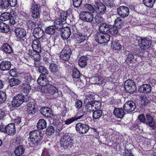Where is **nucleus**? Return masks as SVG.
<instances>
[{
	"label": "nucleus",
	"instance_id": "obj_23",
	"mask_svg": "<svg viewBox=\"0 0 156 156\" xmlns=\"http://www.w3.org/2000/svg\"><path fill=\"white\" fill-rule=\"evenodd\" d=\"M151 88L149 84H143L138 89V91L141 93L147 94L151 92Z\"/></svg>",
	"mask_w": 156,
	"mask_h": 156
},
{
	"label": "nucleus",
	"instance_id": "obj_33",
	"mask_svg": "<svg viewBox=\"0 0 156 156\" xmlns=\"http://www.w3.org/2000/svg\"><path fill=\"white\" fill-rule=\"evenodd\" d=\"M2 49L3 52L6 54H10L12 52L11 46L7 43L3 44Z\"/></svg>",
	"mask_w": 156,
	"mask_h": 156
},
{
	"label": "nucleus",
	"instance_id": "obj_61",
	"mask_svg": "<svg viewBox=\"0 0 156 156\" xmlns=\"http://www.w3.org/2000/svg\"><path fill=\"white\" fill-rule=\"evenodd\" d=\"M77 120L76 117H72L67 119L65 121V124L68 125Z\"/></svg>",
	"mask_w": 156,
	"mask_h": 156
},
{
	"label": "nucleus",
	"instance_id": "obj_1",
	"mask_svg": "<svg viewBox=\"0 0 156 156\" xmlns=\"http://www.w3.org/2000/svg\"><path fill=\"white\" fill-rule=\"evenodd\" d=\"M70 14L66 11L61 13L60 18L57 19L54 21V26H51L46 28L45 32L47 34H53L56 30H60L63 27V25L66 22V20H69Z\"/></svg>",
	"mask_w": 156,
	"mask_h": 156
},
{
	"label": "nucleus",
	"instance_id": "obj_7",
	"mask_svg": "<svg viewBox=\"0 0 156 156\" xmlns=\"http://www.w3.org/2000/svg\"><path fill=\"white\" fill-rule=\"evenodd\" d=\"M124 88L126 91L130 94H132L136 89L135 83L133 80L130 79L125 81Z\"/></svg>",
	"mask_w": 156,
	"mask_h": 156
},
{
	"label": "nucleus",
	"instance_id": "obj_47",
	"mask_svg": "<svg viewBox=\"0 0 156 156\" xmlns=\"http://www.w3.org/2000/svg\"><path fill=\"white\" fill-rule=\"evenodd\" d=\"M72 76L75 80L80 78V73L79 70L76 68H74L73 70Z\"/></svg>",
	"mask_w": 156,
	"mask_h": 156
},
{
	"label": "nucleus",
	"instance_id": "obj_51",
	"mask_svg": "<svg viewBox=\"0 0 156 156\" xmlns=\"http://www.w3.org/2000/svg\"><path fill=\"white\" fill-rule=\"evenodd\" d=\"M127 57L126 62L127 63H131L133 62V60L134 58V56L131 53L128 52L126 54Z\"/></svg>",
	"mask_w": 156,
	"mask_h": 156
},
{
	"label": "nucleus",
	"instance_id": "obj_10",
	"mask_svg": "<svg viewBox=\"0 0 156 156\" xmlns=\"http://www.w3.org/2000/svg\"><path fill=\"white\" fill-rule=\"evenodd\" d=\"M80 19L87 22L91 23L94 20V15L90 12L88 11H83L80 15Z\"/></svg>",
	"mask_w": 156,
	"mask_h": 156
},
{
	"label": "nucleus",
	"instance_id": "obj_49",
	"mask_svg": "<svg viewBox=\"0 0 156 156\" xmlns=\"http://www.w3.org/2000/svg\"><path fill=\"white\" fill-rule=\"evenodd\" d=\"M112 47L113 49L119 50L121 49V46L118 41H112Z\"/></svg>",
	"mask_w": 156,
	"mask_h": 156
},
{
	"label": "nucleus",
	"instance_id": "obj_11",
	"mask_svg": "<svg viewBox=\"0 0 156 156\" xmlns=\"http://www.w3.org/2000/svg\"><path fill=\"white\" fill-rule=\"evenodd\" d=\"M30 11L33 18L37 19L40 17L41 10L39 6L37 4L34 3L31 5Z\"/></svg>",
	"mask_w": 156,
	"mask_h": 156
},
{
	"label": "nucleus",
	"instance_id": "obj_4",
	"mask_svg": "<svg viewBox=\"0 0 156 156\" xmlns=\"http://www.w3.org/2000/svg\"><path fill=\"white\" fill-rule=\"evenodd\" d=\"M61 146L64 148H70L74 144L73 137L70 134H66L61 138Z\"/></svg>",
	"mask_w": 156,
	"mask_h": 156
},
{
	"label": "nucleus",
	"instance_id": "obj_50",
	"mask_svg": "<svg viewBox=\"0 0 156 156\" xmlns=\"http://www.w3.org/2000/svg\"><path fill=\"white\" fill-rule=\"evenodd\" d=\"M86 39V36L82 34L77 35L76 37V43H81L84 41Z\"/></svg>",
	"mask_w": 156,
	"mask_h": 156
},
{
	"label": "nucleus",
	"instance_id": "obj_8",
	"mask_svg": "<svg viewBox=\"0 0 156 156\" xmlns=\"http://www.w3.org/2000/svg\"><path fill=\"white\" fill-rule=\"evenodd\" d=\"M94 6V12L99 15L105 14L107 12L106 8L105 5L100 2H95Z\"/></svg>",
	"mask_w": 156,
	"mask_h": 156
},
{
	"label": "nucleus",
	"instance_id": "obj_25",
	"mask_svg": "<svg viewBox=\"0 0 156 156\" xmlns=\"http://www.w3.org/2000/svg\"><path fill=\"white\" fill-rule=\"evenodd\" d=\"M61 30V32H62L61 36L63 39H67L70 37L71 34V30L69 27H65Z\"/></svg>",
	"mask_w": 156,
	"mask_h": 156
},
{
	"label": "nucleus",
	"instance_id": "obj_59",
	"mask_svg": "<svg viewBox=\"0 0 156 156\" xmlns=\"http://www.w3.org/2000/svg\"><path fill=\"white\" fill-rule=\"evenodd\" d=\"M24 81L27 82V83H29L31 82V78L30 75L28 74H26L24 75L23 76Z\"/></svg>",
	"mask_w": 156,
	"mask_h": 156
},
{
	"label": "nucleus",
	"instance_id": "obj_40",
	"mask_svg": "<svg viewBox=\"0 0 156 156\" xmlns=\"http://www.w3.org/2000/svg\"><path fill=\"white\" fill-rule=\"evenodd\" d=\"M118 32L116 27L113 25H109L108 33L112 35L117 34Z\"/></svg>",
	"mask_w": 156,
	"mask_h": 156
},
{
	"label": "nucleus",
	"instance_id": "obj_6",
	"mask_svg": "<svg viewBox=\"0 0 156 156\" xmlns=\"http://www.w3.org/2000/svg\"><path fill=\"white\" fill-rule=\"evenodd\" d=\"M71 54L70 48L68 46H66L60 52V59L62 61H67L70 58Z\"/></svg>",
	"mask_w": 156,
	"mask_h": 156
},
{
	"label": "nucleus",
	"instance_id": "obj_3",
	"mask_svg": "<svg viewBox=\"0 0 156 156\" xmlns=\"http://www.w3.org/2000/svg\"><path fill=\"white\" fill-rule=\"evenodd\" d=\"M29 100V97L28 95H24L22 93H20L13 97L12 105L14 107H18L23 102H28Z\"/></svg>",
	"mask_w": 156,
	"mask_h": 156
},
{
	"label": "nucleus",
	"instance_id": "obj_14",
	"mask_svg": "<svg viewBox=\"0 0 156 156\" xmlns=\"http://www.w3.org/2000/svg\"><path fill=\"white\" fill-rule=\"evenodd\" d=\"M117 12L120 16L125 18L129 15V9L128 7L125 6H120L117 8Z\"/></svg>",
	"mask_w": 156,
	"mask_h": 156
},
{
	"label": "nucleus",
	"instance_id": "obj_64",
	"mask_svg": "<svg viewBox=\"0 0 156 156\" xmlns=\"http://www.w3.org/2000/svg\"><path fill=\"white\" fill-rule=\"evenodd\" d=\"M16 70L15 68L12 69L9 72V74L12 76H15L16 75Z\"/></svg>",
	"mask_w": 156,
	"mask_h": 156
},
{
	"label": "nucleus",
	"instance_id": "obj_12",
	"mask_svg": "<svg viewBox=\"0 0 156 156\" xmlns=\"http://www.w3.org/2000/svg\"><path fill=\"white\" fill-rule=\"evenodd\" d=\"M75 127L77 133L80 134H85L88 131L89 129L88 125L80 122L77 123Z\"/></svg>",
	"mask_w": 156,
	"mask_h": 156
},
{
	"label": "nucleus",
	"instance_id": "obj_17",
	"mask_svg": "<svg viewBox=\"0 0 156 156\" xmlns=\"http://www.w3.org/2000/svg\"><path fill=\"white\" fill-rule=\"evenodd\" d=\"M146 118L145 123L150 127L152 130L155 129L156 127V124L153 117L148 114H146Z\"/></svg>",
	"mask_w": 156,
	"mask_h": 156
},
{
	"label": "nucleus",
	"instance_id": "obj_43",
	"mask_svg": "<svg viewBox=\"0 0 156 156\" xmlns=\"http://www.w3.org/2000/svg\"><path fill=\"white\" fill-rule=\"evenodd\" d=\"M9 0H0V8L2 9H6L9 6Z\"/></svg>",
	"mask_w": 156,
	"mask_h": 156
},
{
	"label": "nucleus",
	"instance_id": "obj_26",
	"mask_svg": "<svg viewBox=\"0 0 156 156\" xmlns=\"http://www.w3.org/2000/svg\"><path fill=\"white\" fill-rule=\"evenodd\" d=\"M40 112L43 116L47 117H50L52 113L51 109L47 107H43L40 110Z\"/></svg>",
	"mask_w": 156,
	"mask_h": 156
},
{
	"label": "nucleus",
	"instance_id": "obj_5",
	"mask_svg": "<svg viewBox=\"0 0 156 156\" xmlns=\"http://www.w3.org/2000/svg\"><path fill=\"white\" fill-rule=\"evenodd\" d=\"M95 40L99 44H102L108 42L110 40V36L108 33L98 32L94 36Z\"/></svg>",
	"mask_w": 156,
	"mask_h": 156
},
{
	"label": "nucleus",
	"instance_id": "obj_58",
	"mask_svg": "<svg viewBox=\"0 0 156 156\" xmlns=\"http://www.w3.org/2000/svg\"><path fill=\"white\" fill-rule=\"evenodd\" d=\"M82 0H73V3L75 7L79 8L81 7Z\"/></svg>",
	"mask_w": 156,
	"mask_h": 156
},
{
	"label": "nucleus",
	"instance_id": "obj_35",
	"mask_svg": "<svg viewBox=\"0 0 156 156\" xmlns=\"http://www.w3.org/2000/svg\"><path fill=\"white\" fill-rule=\"evenodd\" d=\"M47 127V123L44 119H40L38 121L37 127L38 129H42Z\"/></svg>",
	"mask_w": 156,
	"mask_h": 156
},
{
	"label": "nucleus",
	"instance_id": "obj_34",
	"mask_svg": "<svg viewBox=\"0 0 156 156\" xmlns=\"http://www.w3.org/2000/svg\"><path fill=\"white\" fill-rule=\"evenodd\" d=\"M102 112L99 109H95L93 111L92 117L93 119H98L102 115Z\"/></svg>",
	"mask_w": 156,
	"mask_h": 156
},
{
	"label": "nucleus",
	"instance_id": "obj_18",
	"mask_svg": "<svg viewBox=\"0 0 156 156\" xmlns=\"http://www.w3.org/2000/svg\"><path fill=\"white\" fill-rule=\"evenodd\" d=\"M92 84H97L101 86H104L105 83V80L100 76H94L91 77L90 80Z\"/></svg>",
	"mask_w": 156,
	"mask_h": 156
},
{
	"label": "nucleus",
	"instance_id": "obj_57",
	"mask_svg": "<svg viewBox=\"0 0 156 156\" xmlns=\"http://www.w3.org/2000/svg\"><path fill=\"white\" fill-rule=\"evenodd\" d=\"M94 109H99L101 106V102L98 101H96L95 100L94 101V102H92Z\"/></svg>",
	"mask_w": 156,
	"mask_h": 156
},
{
	"label": "nucleus",
	"instance_id": "obj_62",
	"mask_svg": "<svg viewBox=\"0 0 156 156\" xmlns=\"http://www.w3.org/2000/svg\"><path fill=\"white\" fill-rule=\"evenodd\" d=\"M77 80L76 81V80H74V81H75V83L76 84V85L78 86V87L80 88L81 87H82L83 86V81H82V80L79 79H77Z\"/></svg>",
	"mask_w": 156,
	"mask_h": 156
},
{
	"label": "nucleus",
	"instance_id": "obj_60",
	"mask_svg": "<svg viewBox=\"0 0 156 156\" xmlns=\"http://www.w3.org/2000/svg\"><path fill=\"white\" fill-rule=\"evenodd\" d=\"M124 151V152L123 153L124 156H134L130 149L125 148Z\"/></svg>",
	"mask_w": 156,
	"mask_h": 156
},
{
	"label": "nucleus",
	"instance_id": "obj_37",
	"mask_svg": "<svg viewBox=\"0 0 156 156\" xmlns=\"http://www.w3.org/2000/svg\"><path fill=\"white\" fill-rule=\"evenodd\" d=\"M0 30L3 33H7L9 30L8 25L2 22H0Z\"/></svg>",
	"mask_w": 156,
	"mask_h": 156
},
{
	"label": "nucleus",
	"instance_id": "obj_42",
	"mask_svg": "<svg viewBox=\"0 0 156 156\" xmlns=\"http://www.w3.org/2000/svg\"><path fill=\"white\" fill-rule=\"evenodd\" d=\"M156 0H143V4L147 7L152 8L153 7Z\"/></svg>",
	"mask_w": 156,
	"mask_h": 156
},
{
	"label": "nucleus",
	"instance_id": "obj_48",
	"mask_svg": "<svg viewBox=\"0 0 156 156\" xmlns=\"http://www.w3.org/2000/svg\"><path fill=\"white\" fill-rule=\"evenodd\" d=\"M85 104H86L85 106V110L87 112L90 113L94 110L92 103Z\"/></svg>",
	"mask_w": 156,
	"mask_h": 156
},
{
	"label": "nucleus",
	"instance_id": "obj_20",
	"mask_svg": "<svg viewBox=\"0 0 156 156\" xmlns=\"http://www.w3.org/2000/svg\"><path fill=\"white\" fill-rule=\"evenodd\" d=\"M11 62L8 61L4 60L0 63V69L1 71L9 70L11 68Z\"/></svg>",
	"mask_w": 156,
	"mask_h": 156
},
{
	"label": "nucleus",
	"instance_id": "obj_38",
	"mask_svg": "<svg viewBox=\"0 0 156 156\" xmlns=\"http://www.w3.org/2000/svg\"><path fill=\"white\" fill-rule=\"evenodd\" d=\"M124 22L121 19L120 17L117 18L115 21V27L118 28H121L123 26Z\"/></svg>",
	"mask_w": 156,
	"mask_h": 156
},
{
	"label": "nucleus",
	"instance_id": "obj_24",
	"mask_svg": "<svg viewBox=\"0 0 156 156\" xmlns=\"http://www.w3.org/2000/svg\"><path fill=\"white\" fill-rule=\"evenodd\" d=\"M38 84L43 87H45L48 85V81L46 78V76L43 74H41L37 80Z\"/></svg>",
	"mask_w": 156,
	"mask_h": 156
},
{
	"label": "nucleus",
	"instance_id": "obj_45",
	"mask_svg": "<svg viewBox=\"0 0 156 156\" xmlns=\"http://www.w3.org/2000/svg\"><path fill=\"white\" fill-rule=\"evenodd\" d=\"M87 58L84 57H81L79 61V64L82 68L84 67L87 64Z\"/></svg>",
	"mask_w": 156,
	"mask_h": 156
},
{
	"label": "nucleus",
	"instance_id": "obj_56",
	"mask_svg": "<svg viewBox=\"0 0 156 156\" xmlns=\"http://www.w3.org/2000/svg\"><path fill=\"white\" fill-rule=\"evenodd\" d=\"M27 25L28 28L31 30L36 26V23L31 20H28L27 23Z\"/></svg>",
	"mask_w": 156,
	"mask_h": 156
},
{
	"label": "nucleus",
	"instance_id": "obj_31",
	"mask_svg": "<svg viewBox=\"0 0 156 156\" xmlns=\"http://www.w3.org/2000/svg\"><path fill=\"white\" fill-rule=\"evenodd\" d=\"M109 26V25L104 23L100 24L99 26L100 33H108Z\"/></svg>",
	"mask_w": 156,
	"mask_h": 156
},
{
	"label": "nucleus",
	"instance_id": "obj_36",
	"mask_svg": "<svg viewBox=\"0 0 156 156\" xmlns=\"http://www.w3.org/2000/svg\"><path fill=\"white\" fill-rule=\"evenodd\" d=\"M20 83V80L17 78H12L9 81V83L11 87L19 85Z\"/></svg>",
	"mask_w": 156,
	"mask_h": 156
},
{
	"label": "nucleus",
	"instance_id": "obj_55",
	"mask_svg": "<svg viewBox=\"0 0 156 156\" xmlns=\"http://www.w3.org/2000/svg\"><path fill=\"white\" fill-rule=\"evenodd\" d=\"M38 70L40 73H42V74H43L45 76L48 74L49 73L47 68L44 66H40L38 68Z\"/></svg>",
	"mask_w": 156,
	"mask_h": 156
},
{
	"label": "nucleus",
	"instance_id": "obj_54",
	"mask_svg": "<svg viewBox=\"0 0 156 156\" xmlns=\"http://www.w3.org/2000/svg\"><path fill=\"white\" fill-rule=\"evenodd\" d=\"M55 132L54 127L52 126H48L46 129V133L48 136L52 135Z\"/></svg>",
	"mask_w": 156,
	"mask_h": 156
},
{
	"label": "nucleus",
	"instance_id": "obj_9",
	"mask_svg": "<svg viewBox=\"0 0 156 156\" xmlns=\"http://www.w3.org/2000/svg\"><path fill=\"white\" fill-rule=\"evenodd\" d=\"M138 43L140 48L144 50H147L151 45V42L148 38H140L138 41Z\"/></svg>",
	"mask_w": 156,
	"mask_h": 156
},
{
	"label": "nucleus",
	"instance_id": "obj_53",
	"mask_svg": "<svg viewBox=\"0 0 156 156\" xmlns=\"http://www.w3.org/2000/svg\"><path fill=\"white\" fill-rule=\"evenodd\" d=\"M6 96L5 92L2 91H0V103L4 102L6 100Z\"/></svg>",
	"mask_w": 156,
	"mask_h": 156
},
{
	"label": "nucleus",
	"instance_id": "obj_41",
	"mask_svg": "<svg viewBox=\"0 0 156 156\" xmlns=\"http://www.w3.org/2000/svg\"><path fill=\"white\" fill-rule=\"evenodd\" d=\"M53 123L56 127V129L61 131L62 129L63 125L59 120L55 119L53 120Z\"/></svg>",
	"mask_w": 156,
	"mask_h": 156
},
{
	"label": "nucleus",
	"instance_id": "obj_16",
	"mask_svg": "<svg viewBox=\"0 0 156 156\" xmlns=\"http://www.w3.org/2000/svg\"><path fill=\"white\" fill-rule=\"evenodd\" d=\"M44 31L40 27H36L34 29L33 35L36 39H38L39 40H40L41 39H42L44 38V40L45 39H46L45 37L44 36Z\"/></svg>",
	"mask_w": 156,
	"mask_h": 156
},
{
	"label": "nucleus",
	"instance_id": "obj_39",
	"mask_svg": "<svg viewBox=\"0 0 156 156\" xmlns=\"http://www.w3.org/2000/svg\"><path fill=\"white\" fill-rule=\"evenodd\" d=\"M11 13L6 12L2 14L0 16V20L5 21L9 20L10 18Z\"/></svg>",
	"mask_w": 156,
	"mask_h": 156
},
{
	"label": "nucleus",
	"instance_id": "obj_30",
	"mask_svg": "<svg viewBox=\"0 0 156 156\" xmlns=\"http://www.w3.org/2000/svg\"><path fill=\"white\" fill-rule=\"evenodd\" d=\"M81 8L83 10H88L92 12H94V7L91 5L89 4H83L81 5Z\"/></svg>",
	"mask_w": 156,
	"mask_h": 156
},
{
	"label": "nucleus",
	"instance_id": "obj_19",
	"mask_svg": "<svg viewBox=\"0 0 156 156\" xmlns=\"http://www.w3.org/2000/svg\"><path fill=\"white\" fill-rule=\"evenodd\" d=\"M32 48L37 52L40 53L41 51V42L38 39H34L32 43Z\"/></svg>",
	"mask_w": 156,
	"mask_h": 156
},
{
	"label": "nucleus",
	"instance_id": "obj_29",
	"mask_svg": "<svg viewBox=\"0 0 156 156\" xmlns=\"http://www.w3.org/2000/svg\"><path fill=\"white\" fill-rule=\"evenodd\" d=\"M94 95L92 93H89L86 96L84 100L85 103H92L95 100Z\"/></svg>",
	"mask_w": 156,
	"mask_h": 156
},
{
	"label": "nucleus",
	"instance_id": "obj_32",
	"mask_svg": "<svg viewBox=\"0 0 156 156\" xmlns=\"http://www.w3.org/2000/svg\"><path fill=\"white\" fill-rule=\"evenodd\" d=\"M27 112L29 115H33L37 111V108L35 107L34 105L29 104L28 106Z\"/></svg>",
	"mask_w": 156,
	"mask_h": 156
},
{
	"label": "nucleus",
	"instance_id": "obj_22",
	"mask_svg": "<svg viewBox=\"0 0 156 156\" xmlns=\"http://www.w3.org/2000/svg\"><path fill=\"white\" fill-rule=\"evenodd\" d=\"M60 67L55 62L50 63L49 69L50 72L54 75L58 74L60 71Z\"/></svg>",
	"mask_w": 156,
	"mask_h": 156
},
{
	"label": "nucleus",
	"instance_id": "obj_63",
	"mask_svg": "<svg viewBox=\"0 0 156 156\" xmlns=\"http://www.w3.org/2000/svg\"><path fill=\"white\" fill-rule=\"evenodd\" d=\"M75 103V106L78 109L80 108L82 106V102L80 100L76 101Z\"/></svg>",
	"mask_w": 156,
	"mask_h": 156
},
{
	"label": "nucleus",
	"instance_id": "obj_2",
	"mask_svg": "<svg viewBox=\"0 0 156 156\" xmlns=\"http://www.w3.org/2000/svg\"><path fill=\"white\" fill-rule=\"evenodd\" d=\"M44 133L40 130H35L30 133V138L25 141L27 147H35L43 138Z\"/></svg>",
	"mask_w": 156,
	"mask_h": 156
},
{
	"label": "nucleus",
	"instance_id": "obj_21",
	"mask_svg": "<svg viewBox=\"0 0 156 156\" xmlns=\"http://www.w3.org/2000/svg\"><path fill=\"white\" fill-rule=\"evenodd\" d=\"M16 133L15 124L10 123L5 126V133L9 135L12 136Z\"/></svg>",
	"mask_w": 156,
	"mask_h": 156
},
{
	"label": "nucleus",
	"instance_id": "obj_52",
	"mask_svg": "<svg viewBox=\"0 0 156 156\" xmlns=\"http://www.w3.org/2000/svg\"><path fill=\"white\" fill-rule=\"evenodd\" d=\"M10 18L9 19L11 24L14 25L16 23V19L18 16L15 15L14 12L11 13V15Z\"/></svg>",
	"mask_w": 156,
	"mask_h": 156
},
{
	"label": "nucleus",
	"instance_id": "obj_46",
	"mask_svg": "<svg viewBox=\"0 0 156 156\" xmlns=\"http://www.w3.org/2000/svg\"><path fill=\"white\" fill-rule=\"evenodd\" d=\"M48 93L51 94L53 95L58 92V90L55 87L52 85H50L48 87Z\"/></svg>",
	"mask_w": 156,
	"mask_h": 156
},
{
	"label": "nucleus",
	"instance_id": "obj_28",
	"mask_svg": "<svg viewBox=\"0 0 156 156\" xmlns=\"http://www.w3.org/2000/svg\"><path fill=\"white\" fill-rule=\"evenodd\" d=\"M25 151V148L23 146L19 145L16 148L14 153L16 155L20 156L24 153Z\"/></svg>",
	"mask_w": 156,
	"mask_h": 156
},
{
	"label": "nucleus",
	"instance_id": "obj_13",
	"mask_svg": "<svg viewBox=\"0 0 156 156\" xmlns=\"http://www.w3.org/2000/svg\"><path fill=\"white\" fill-rule=\"evenodd\" d=\"M15 33L17 38L20 41H24L26 39V32L23 29L17 28L15 29Z\"/></svg>",
	"mask_w": 156,
	"mask_h": 156
},
{
	"label": "nucleus",
	"instance_id": "obj_15",
	"mask_svg": "<svg viewBox=\"0 0 156 156\" xmlns=\"http://www.w3.org/2000/svg\"><path fill=\"white\" fill-rule=\"evenodd\" d=\"M136 108L135 104L131 101H128L123 105L124 110L129 113L133 112Z\"/></svg>",
	"mask_w": 156,
	"mask_h": 156
},
{
	"label": "nucleus",
	"instance_id": "obj_44",
	"mask_svg": "<svg viewBox=\"0 0 156 156\" xmlns=\"http://www.w3.org/2000/svg\"><path fill=\"white\" fill-rule=\"evenodd\" d=\"M21 87L24 92L26 93H29L31 87L29 83H23L21 84Z\"/></svg>",
	"mask_w": 156,
	"mask_h": 156
},
{
	"label": "nucleus",
	"instance_id": "obj_27",
	"mask_svg": "<svg viewBox=\"0 0 156 156\" xmlns=\"http://www.w3.org/2000/svg\"><path fill=\"white\" fill-rule=\"evenodd\" d=\"M124 110V109L121 108H115L113 113L117 118L122 119L125 115Z\"/></svg>",
	"mask_w": 156,
	"mask_h": 156
}]
</instances>
